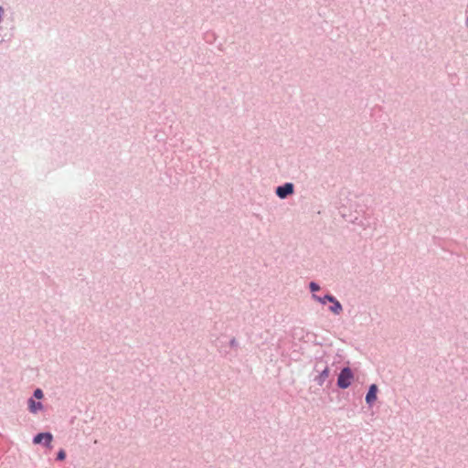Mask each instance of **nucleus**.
<instances>
[{
  "label": "nucleus",
  "instance_id": "1",
  "mask_svg": "<svg viewBox=\"0 0 468 468\" xmlns=\"http://www.w3.org/2000/svg\"><path fill=\"white\" fill-rule=\"evenodd\" d=\"M353 379V374L348 367L344 368L339 374L337 384L342 388H346L350 386Z\"/></svg>",
  "mask_w": 468,
  "mask_h": 468
},
{
  "label": "nucleus",
  "instance_id": "2",
  "mask_svg": "<svg viewBox=\"0 0 468 468\" xmlns=\"http://www.w3.org/2000/svg\"><path fill=\"white\" fill-rule=\"evenodd\" d=\"M293 192V186L291 183H286L282 186H278L276 194L281 198H285L288 195Z\"/></svg>",
  "mask_w": 468,
  "mask_h": 468
},
{
  "label": "nucleus",
  "instance_id": "3",
  "mask_svg": "<svg viewBox=\"0 0 468 468\" xmlns=\"http://www.w3.org/2000/svg\"><path fill=\"white\" fill-rule=\"evenodd\" d=\"M53 436L49 432L45 433H38L35 436L33 441L35 444L41 443L43 441H45V443L48 446L52 441Z\"/></svg>",
  "mask_w": 468,
  "mask_h": 468
},
{
  "label": "nucleus",
  "instance_id": "4",
  "mask_svg": "<svg viewBox=\"0 0 468 468\" xmlns=\"http://www.w3.org/2000/svg\"><path fill=\"white\" fill-rule=\"evenodd\" d=\"M326 299L333 303V305L330 307V310L334 314H339L342 312V305L340 303L331 295H326Z\"/></svg>",
  "mask_w": 468,
  "mask_h": 468
},
{
  "label": "nucleus",
  "instance_id": "5",
  "mask_svg": "<svg viewBox=\"0 0 468 468\" xmlns=\"http://www.w3.org/2000/svg\"><path fill=\"white\" fill-rule=\"evenodd\" d=\"M378 388L375 384L371 385L367 394L366 400L368 404L373 403L377 399Z\"/></svg>",
  "mask_w": 468,
  "mask_h": 468
},
{
  "label": "nucleus",
  "instance_id": "6",
  "mask_svg": "<svg viewBox=\"0 0 468 468\" xmlns=\"http://www.w3.org/2000/svg\"><path fill=\"white\" fill-rule=\"evenodd\" d=\"M28 405L30 411L33 413L37 412L42 408V404L40 402H36L33 399L28 400Z\"/></svg>",
  "mask_w": 468,
  "mask_h": 468
},
{
  "label": "nucleus",
  "instance_id": "7",
  "mask_svg": "<svg viewBox=\"0 0 468 468\" xmlns=\"http://www.w3.org/2000/svg\"><path fill=\"white\" fill-rule=\"evenodd\" d=\"M58 460L59 461H63L65 458H66V452L64 450H60L58 452Z\"/></svg>",
  "mask_w": 468,
  "mask_h": 468
},
{
  "label": "nucleus",
  "instance_id": "8",
  "mask_svg": "<svg viewBox=\"0 0 468 468\" xmlns=\"http://www.w3.org/2000/svg\"><path fill=\"white\" fill-rule=\"evenodd\" d=\"M34 396H35L37 399H42V398H43V392H42V390H41V389H39V388L36 389V390H35V392H34Z\"/></svg>",
  "mask_w": 468,
  "mask_h": 468
},
{
  "label": "nucleus",
  "instance_id": "9",
  "mask_svg": "<svg viewBox=\"0 0 468 468\" xmlns=\"http://www.w3.org/2000/svg\"><path fill=\"white\" fill-rule=\"evenodd\" d=\"M310 289H311L312 292H316V291H318L320 289V287L315 282H311L310 283Z\"/></svg>",
  "mask_w": 468,
  "mask_h": 468
},
{
  "label": "nucleus",
  "instance_id": "10",
  "mask_svg": "<svg viewBox=\"0 0 468 468\" xmlns=\"http://www.w3.org/2000/svg\"><path fill=\"white\" fill-rule=\"evenodd\" d=\"M314 298L316 301H318V302H320L321 303H323V304H324V303H326V301H328V300L326 299V295H325L324 298H321V297H318V296H316V295H314Z\"/></svg>",
  "mask_w": 468,
  "mask_h": 468
}]
</instances>
